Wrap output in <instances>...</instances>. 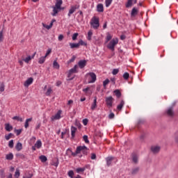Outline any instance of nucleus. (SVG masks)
I'll return each instance as SVG.
<instances>
[{
    "label": "nucleus",
    "mask_w": 178,
    "mask_h": 178,
    "mask_svg": "<svg viewBox=\"0 0 178 178\" xmlns=\"http://www.w3.org/2000/svg\"><path fill=\"white\" fill-rule=\"evenodd\" d=\"M123 106H124V101L122 100L120 104L117 106L118 111H122Z\"/></svg>",
    "instance_id": "24"
},
{
    "label": "nucleus",
    "mask_w": 178,
    "mask_h": 178,
    "mask_svg": "<svg viewBox=\"0 0 178 178\" xmlns=\"http://www.w3.org/2000/svg\"><path fill=\"white\" fill-rule=\"evenodd\" d=\"M0 91L1 92H3V91H5V83H1L0 84Z\"/></svg>",
    "instance_id": "38"
},
{
    "label": "nucleus",
    "mask_w": 178,
    "mask_h": 178,
    "mask_svg": "<svg viewBox=\"0 0 178 178\" xmlns=\"http://www.w3.org/2000/svg\"><path fill=\"white\" fill-rule=\"evenodd\" d=\"M33 81H34V79L32 77L29 78L24 83V87H29V86H31V84H33Z\"/></svg>",
    "instance_id": "11"
},
{
    "label": "nucleus",
    "mask_w": 178,
    "mask_h": 178,
    "mask_svg": "<svg viewBox=\"0 0 178 178\" xmlns=\"http://www.w3.org/2000/svg\"><path fill=\"white\" fill-rule=\"evenodd\" d=\"M74 175V172H73V170H70L68 172V176L71 178H73V175Z\"/></svg>",
    "instance_id": "51"
},
{
    "label": "nucleus",
    "mask_w": 178,
    "mask_h": 178,
    "mask_svg": "<svg viewBox=\"0 0 178 178\" xmlns=\"http://www.w3.org/2000/svg\"><path fill=\"white\" fill-rule=\"evenodd\" d=\"M95 108H97V97H95V99L93 100V103L91 105L92 111H94V109H95Z\"/></svg>",
    "instance_id": "23"
},
{
    "label": "nucleus",
    "mask_w": 178,
    "mask_h": 178,
    "mask_svg": "<svg viewBox=\"0 0 178 178\" xmlns=\"http://www.w3.org/2000/svg\"><path fill=\"white\" fill-rule=\"evenodd\" d=\"M0 41H3V30L0 31Z\"/></svg>",
    "instance_id": "49"
},
{
    "label": "nucleus",
    "mask_w": 178,
    "mask_h": 178,
    "mask_svg": "<svg viewBox=\"0 0 178 178\" xmlns=\"http://www.w3.org/2000/svg\"><path fill=\"white\" fill-rule=\"evenodd\" d=\"M31 120H33V118H31L26 120L25 124H24L25 129H29V122H31Z\"/></svg>",
    "instance_id": "28"
},
{
    "label": "nucleus",
    "mask_w": 178,
    "mask_h": 178,
    "mask_svg": "<svg viewBox=\"0 0 178 178\" xmlns=\"http://www.w3.org/2000/svg\"><path fill=\"white\" fill-rule=\"evenodd\" d=\"M111 42H112V45H116V44H118V39H116V40H113L111 41Z\"/></svg>",
    "instance_id": "59"
},
{
    "label": "nucleus",
    "mask_w": 178,
    "mask_h": 178,
    "mask_svg": "<svg viewBox=\"0 0 178 178\" xmlns=\"http://www.w3.org/2000/svg\"><path fill=\"white\" fill-rule=\"evenodd\" d=\"M12 136H13V134H9L8 135H6L5 136L6 140H9L12 138Z\"/></svg>",
    "instance_id": "45"
},
{
    "label": "nucleus",
    "mask_w": 178,
    "mask_h": 178,
    "mask_svg": "<svg viewBox=\"0 0 178 178\" xmlns=\"http://www.w3.org/2000/svg\"><path fill=\"white\" fill-rule=\"evenodd\" d=\"M16 133H17V136H20V134H22V129H17L15 130Z\"/></svg>",
    "instance_id": "58"
},
{
    "label": "nucleus",
    "mask_w": 178,
    "mask_h": 178,
    "mask_svg": "<svg viewBox=\"0 0 178 178\" xmlns=\"http://www.w3.org/2000/svg\"><path fill=\"white\" fill-rule=\"evenodd\" d=\"M79 8H80V6L79 5L72 6L67 14L68 17H70V16H72V15H73L74 12H76V10L79 9Z\"/></svg>",
    "instance_id": "5"
},
{
    "label": "nucleus",
    "mask_w": 178,
    "mask_h": 178,
    "mask_svg": "<svg viewBox=\"0 0 178 178\" xmlns=\"http://www.w3.org/2000/svg\"><path fill=\"white\" fill-rule=\"evenodd\" d=\"M92 37V31H89L88 32V40L89 41L91 40Z\"/></svg>",
    "instance_id": "40"
},
{
    "label": "nucleus",
    "mask_w": 178,
    "mask_h": 178,
    "mask_svg": "<svg viewBox=\"0 0 178 178\" xmlns=\"http://www.w3.org/2000/svg\"><path fill=\"white\" fill-rule=\"evenodd\" d=\"M76 131H77V128L72 126L71 127V136H72V138H74V137L76 136Z\"/></svg>",
    "instance_id": "18"
},
{
    "label": "nucleus",
    "mask_w": 178,
    "mask_h": 178,
    "mask_svg": "<svg viewBox=\"0 0 178 178\" xmlns=\"http://www.w3.org/2000/svg\"><path fill=\"white\" fill-rule=\"evenodd\" d=\"M83 141H85L86 144H90V140H88V136L86 135H84L83 136Z\"/></svg>",
    "instance_id": "36"
},
{
    "label": "nucleus",
    "mask_w": 178,
    "mask_h": 178,
    "mask_svg": "<svg viewBox=\"0 0 178 178\" xmlns=\"http://www.w3.org/2000/svg\"><path fill=\"white\" fill-rule=\"evenodd\" d=\"M132 161L134 163H138V156L136 153L132 154Z\"/></svg>",
    "instance_id": "21"
},
{
    "label": "nucleus",
    "mask_w": 178,
    "mask_h": 178,
    "mask_svg": "<svg viewBox=\"0 0 178 178\" xmlns=\"http://www.w3.org/2000/svg\"><path fill=\"white\" fill-rule=\"evenodd\" d=\"M90 26L95 30L99 27V18L94 16L90 20Z\"/></svg>",
    "instance_id": "2"
},
{
    "label": "nucleus",
    "mask_w": 178,
    "mask_h": 178,
    "mask_svg": "<svg viewBox=\"0 0 178 178\" xmlns=\"http://www.w3.org/2000/svg\"><path fill=\"white\" fill-rule=\"evenodd\" d=\"M15 176V177H19L20 176V171L19 169H16Z\"/></svg>",
    "instance_id": "48"
},
{
    "label": "nucleus",
    "mask_w": 178,
    "mask_h": 178,
    "mask_svg": "<svg viewBox=\"0 0 178 178\" xmlns=\"http://www.w3.org/2000/svg\"><path fill=\"white\" fill-rule=\"evenodd\" d=\"M63 3V1L62 0H56V3L54 7L56 8H59L60 9H63L62 8V4Z\"/></svg>",
    "instance_id": "16"
},
{
    "label": "nucleus",
    "mask_w": 178,
    "mask_h": 178,
    "mask_svg": "<svg viewBox=\"0 0 178 178\" xmlns=\"http://www.w3.org/2000/svg\"><path fill=\"white\" fill-rule=\"evenodd\" d=\"M51 92H52V89L51 88H49L48 90H47V91L46 92V95L47 96V97H49V95H51Z\"/></svg>",
    "instance_id": "42"
},
{
    "label": "nucleus",
    "mask_w": 178,
    "mask_h": 178,
    "mask_svg": "<svg viewBox=\"0 0 178 178\" xmlns=\"http://www.w3.org/2000/svg\"><path fill=\"white\" fill-rule=\"evenodd\" d=\"M114 94L117 98H120L122 97V92H120V90H114Z\"/></svg>",
    "instance_id": "27"
},
{
    "label": "nucleus",
    "mask_w": 178,
    "mask_h": 178,
    "mask_svg": "<svg viewBox=\"0 0 178 178\" xmlns=\"http://www.w3.org/2000/svg\"><path fill=\"white\" fill-rule=\"evenodd\" d=\"M118 73H119V69H114V70H113L112 74L114 76H116V74H118Z\"/></svg>",
    "instance_id": "47"
},
{
    "label": "nucleus",
    "mask_w": 178,
    "mask_h": 178,
    "mask_svg": "<svg viewBox=\"0 0 178 178\" xmlns=\"http://www.w3.org/2000/svg\"><path fill=\"white\" fill-rule=\"evenodd\" d=\"M17 156L21 158V159H26V156H24V154H17Z\"/></svg>",
    "instance_id": "55"
},
{
    "label": "nucleus",
    "mask_w": 178,
    "mask_h": 178,
    "mask_svg": "<svg viewBox=\"0 0 178 178\" xmlns=\"http://www.w3.org/2000/svg\"><path fill=\"white\" fill-rule=\"evenodd\" d=\"M138 15V9L136 8H133L131 12V17H136Z\"/></svg>",
    "instance_id": "17"
},
{
    "label": "nucleus",
    "mask_w": 178,
    "mask_h": 178,
    "mask_svg": "<svg viewBox=\"0 0 178 178\" xmlns=\"http://www.w3.org/2000/svg\"><path fill=\"white\" fill-rule=\"evenodd\" d=\"M5 129L6 131H11L13 129V127H12L10 124H6Z\"/></svg>",
    "instance_id": "25"
},
{
    "label": "nucleus",
    "mask_w": 178,
    "mask_h": 178,
    "mask_svg": "<svg viewBox=\"0 0 178 178\" xmlns=\"http://www.w3.org/2000/svg\"><path fill=\"white\" fill-rule=\"evenodd\" d=\"M53 13H51V16H56L59 12H60L63 8H59L58 7H55L54 6L52 7Z\"/></svg>",
    "instance_id": "8"
},
{
    "label": "nucleus",
    "mask_w": 178,
    "mask_h": 178,
    "mask_svg": "<svg viewBox=\"0 0 178 178\" xmlns=\"http://www.w3.org/2000/svg\"><path fill=\"white\" fill-rule=\"evenodd\" d=\"M111 40H112V35H111V34H107L106 36V41H111Z\"/></svg>",
    "instance_id": "54"
},
{
    "label": "nucleus",
    "mask_w": 178,
    "mask_h": 178,
    "mask_svg": "<svg viewBox=\"0 0 178 178\" xmlns=\"http://www.w3.org/2000/svg\"><path fill=\"white\" fill-rule=\"evenodd\" d=\"M86 149V146H79L76 147V154H80L83 150Z\"/></svg>",
    "instance_id": "22"
},
{
    "label": "nucleus",
    "mask_w": 178,
    "mask_h": 178,
    "mask_svg": "<svg viewBox=\"0 0 178 178\" xmlns=\"http://www.w3.org/2000/svg\"><path fill=\"white\" fill-rule=\"evenodd\" d=\"M83 123L84 126H87V124L88 123V120H87V119L83 120Z\"/></svg>",
    "instance_id": "60"
},
{
    "label": "nucleus",
    "mask_w": 178,
    "mask_h": 178,
    "mask_svg": "<svg viewBox=\"0 0 178 178\" xmlns=\"http://www.w3.org/2000/svg\"><path fill=\"white\" fill-rule=\"evenodd\" d=\"M87 151H88V148H87V147H86V149L82 150L83 154H87Z\"/></svg>",
    "instance_id": "63"
},
{
    "label": "nucleus",
    "mask_w": 178,
    "mask_h": 178,
    "mask_svg": "<svg viewBox=\"0 0 178 178\" xmlns=\"http://www.w3.org/2000/svg\"><path fill=\"white\" fill-rule=\"evenodd\" d=\"M61 115H62V110H59L54 115L51 116V119L52 122H54V120H59V119L62 118Z\"/></svg>",
    "instance_id": "6"
},
{
    "label": "nucleus",
    "mask_w": 178,
    "mask_h": 178,
    "mask_svg": "<svg viewBox=\"0 0 178 178\" xmlns=\"http://www.w3.org/2000/svg\"><path fill=\"white\" fill-rule=\"evenodd\" d=\"M15 149H17V151H22V149H23V145L22 144V143L18 142L17 143V145H15Z\"/></svg>",
    "instance_id": "20"
},
{
    "label": "nucleus",
    "mask_w": 178,
    "mask_h": 178,
    "mask_svg": "<svg viewBox=\"0 0 178 178\" xmlns=\"http://www.w3.org/2000/svg\"><path fill=\"white\" fill-rule=\"evenodd\" d=\"M13 120H17L18 122H23V118L19 117V116H14L13 118Z\"/></svg>",
    "instance_id": "37"
},
{
    "label": "nucleus",
    "mask_w": 178,
    "mask_h": 178,
    "mask_svg": "<svg viewBox=\"0 0 178 178\" xmlns=\"http://www.w3.org/2000/svg\"><path fill=\"white\" fill-rule=\"evenodd\" d=\"M114 102L115 99H113L112 96L106 97V105H107L108 108H112V106H113Z\"/></svg>",
    "instance_id": "4"
},
{
    "label": "nucleus",
    "mask_w": 178,
    "mask_h": 178,
    "mask_svg": "<svg viewBox=\"0 0 178 178\" xmlns=\"http://www.w3.org/2000/svg\"><path fill=\"white\" fill-rule=\"evenodd\" d=\"M35 145L36 148H38V149H40V148H41V147H42V143L41 142V140H38L35 143Z\"/></svg>",
    "instance_id": "26"
},
{
    "label": "nucleus",
    "mask_w": 178,
    "mask_h": 178,
    "mask_svg": "<svg viewBox=\"0 0 178 178\" xmlns=\"http://www.w3.org/2000/svg\"><path fill=\"white\" fill-rule=\"evenodd\" d=\"M6 159H7L8 161H12V159H13V154L10 153L8 154H6Z\"/></svg>",
    "instance_id": "29"
},
{
    "label": "nucleus",
    "mask_w": 178,
    "mask_h": 178,
    "mask_svg": "<svg viewBox=\"0 0 178 178\" xmlns=\"http://www.w3.org/2000/svg\"><path fill=\"white\" fill-rule=\"evenodd\" d=\"M97 10L99 13H102V12H104V5L102 3L97 4Z\"/></svg>",
    "instance_id": "19"
},
{
    "label": "nucleus",
    "mask_w": 178,
    "mask_h": 178,
    "mask_svg": "<svg viewBox=\"0 0 178 178\" xmlns=\"http://www.w3.org/2000/svg\"><path fill=\"white\" fill-rule=\"evenodd\" d=\"M45 59H47V57H45V56L40 57L39 58L38 63H40V65H42V63H44V62H45Z\"/></svg>",
    "instance_id": "31"
},
{
    "label": "nucleus",
    "mask_w": 178,
    "mask_h": 178,
    "mask_svg": "<svg viewBox=\"0 0 178 178\" xmlns=\"http://www.w3.org/2000/svg\"><path fill=\"white\" fill-rule=\"evenodd\" d=\"M13 145H14V143H13V140H11L9 141V143H8V147L10 148H13Z\"/></svg>",
    "instance_id": "50"
},
{
    "label": "nucleus",
    "mask_w": 178,
    "mask_h": 178,
    "mask_svg": "<svg viewBox=\"0 0 178 178\" xmlns=\"http://www.w3.org/2000/svg\"><path fill=\"white\" fill-rule=\"evenodd\" d=\"M54 22H56V20L52 19L51 22L50 23L49 25H47L45 24H42V26H43V27H44V29H47V30H49L50 29H52V26H54Z\"/></svg>",
    "instance_id": "14"
},
{
    "label": "nucleus",
    "mask_w": 178,
    "mask_h": 178,
    "mask_svg": "<svg viewBox=\"0 0 178 178\" xmlns=\"http://www.w3.org/2000/svg\"><path fill=\"white\" fill-rule=\"evenodd\" d=\"M63 40V35H60L58 36V41H62Z\"/></svg>",
    "instance_id": "61"
},
{
    "label": "nucleus",
    "mask_w": 178,
    "mask_h": 178,
    "mask_svg": "<svg viewBox=\"0 0 178 178\" xmlns=\"http://www.w3.org/2000/svg\"><path fill=\"white\" fill-rule=\"evenodd\" d=\"M74 48H79V45H71V46H70V49H74Z\"/></svg>",
    "instance_id": "62"
},
{
    "label": "nucleus",
    "mask_w": 178,
    "mask_h": 178,
    "mask_svg": "<svg viewBox=\"0 0 178 178\" xmlns=\"http://www.w3.org/2000/svg\"><path fill=\"white\" fill-rule=\"evenodd\" d=\"M113 1V0H106L105 1L106 8H109V6H111Z\"/></svg>",
    "instance_id": "33"
},
{
    "label": "nucleus",
    "mask_w": 178,
    "mask_h": 178,
    "mask_svg": "<svg viewBox=\"0 0 178 178\" xmlns=\"http://www.w3.org/2000/svg\"><path fill=\"white\" fill-rule=\"evenodd\" d=\"M108 84H109V79H106L105 81H104L103 86H104V87H106V86H108Z\"/></svg>",
    "instance_id": "44"
},
{
    "label": "nucleus",
    "mask_w": 178,
    "mask_h": 178,
    "mask_svg": "<svg viewBox=\"0 0 178 178\" xmlns=\"http://www.w3.org/2000/svg\"><path fill=\"white\" fill-rule=\"evenodd\" d=\"M53 67H54V69H59V67H60L59 63H58V62L56 60H54L53 62Z\"/></svg>",
    "instance_id": "32"
},
{
    "label": "nucleus",
    "mask_w": 178,
    "mask_h": 178,
    "mask_svg": "<svg viewBox=\"0 0 178 178\" xmlns=\"http://www.w3.org/2000/svg\"><path fill=\"white\" fill-rule=\"evenodd\" d=\"M86 79L88 80V84L95 83L97 81V75L94 72H89L86 74Z\"/></svg>",
    "instance_id": "1"
},
{
    "label": "nucleus",
    "mask_w": 178,
    "mask_h": 178,
    "mask_svg": "<svg viewBox=\"0 0 178 178\" xmlns=\"http://www.w3.org/2000/svg\"><path fill=\"white\" fill-rule=\"evenodd\" d=\"M175 143L178 144V134L175 135Z\"/></svg>",
    "instance_id": "64"
},
{
    "label": "nucleus",
    "mask_w": 178,
    "mask_h": 178,
    "mask_svg": "<svg viewBox=\"0 0 178 178\" xmlns=\"http://www.w3.org/2000/svg\"><path fill=\"white\" fill-rule=\"evenodd\" d=\"M166 114L170 117V118H173L175 116V112L173 111V107H170L167 111Z\"/></svg>",
    "instance_id": "10"
},
{
    "label": "nucleus",
    "mask_w": 178,
    "mask_h": 178,
    "mask_svg": "<svg viewBox=\"0 0 178 178\" xmlns=\"http://www.w3.org/2000/svg\"><path fill=\"white\" fill-rule=\"evenodd\" d=\"M51 165L53 166H56V168H58V165H59V160L57 159L56 161H53L51 163Z\"/></svg>",
    "instance_id": "34"
},
{
    "label": "nucleus",
    "mask_w": 178,
    "mask_h": 178,
    "mask_svg": "<svg viewBox=\"0 0 178 178\" xmlns=\"http://www.w3.org/2000/svg\"><path fill=\"white\" fill-rule=\"evenodd\" d=\"M109 119H113L115 118V114L113 113H111L108 115Z\"/></svg>",
    "instance_id": "56"
},
{
    "label": "nucleus",
    "mask_w": 178,
    "mask_h": 178,
    "mask_svg": "<svg viewBox=\"0 0 178 178\" xmlns=\"http://www.w3.org/2000/svg\"><path fill=\"white\" fill-rule=\"evenodd\" d=\"M51 52H52V49H47L44 57L47 58V56H48L51 54Z\"/></svg>",
    "instance_id": "53"
},
{
    "label": "nucleus",
    "mask_w": 178,
    "mask_h": 178,
    "mask_svg": "<svg viewBox=\"0 0 178 178\" xmlns=\"http://www.w3.org/2000/svg\"><path fill=\"white\" fill-rule=\"evenodd\" d=\"M39 159H40L41 162H47V156L44 155L40 156Z\"/></svg>",
    "instance_id": "35"
},
{
    "label": "nucleus",
    "mask_w": 178,
    "mask_h": 178,
    "mask_svg": "<svg viewBox=\"0 0 178 178\" xmlns=\"http://www.w3.org/2000/svg\"><path fill=\"white\" fill-rule=\"evenodd\" d=\"M86 170V167L79 168L76 169V173H83Z\"/></svg>",
    "instance_id": "30"
},
{
    "label": "nucleus",
    "mask_w": 178,
    "mask_h": 178,
    "mask_svg": "<svg viewBox=\"0 0 178 178\" xmlns=\"http://www.w3.org/2000/svg\"><path fill=\"white\" fill-rule=\"evenodd\" d=\"M34 56H35V53H34L33 56H29L26 58H23L22 60L25 62V63H29L30 60H31L32 59H34Z\"/></svg>",
    "instance_id": "13"
},
{
    "label": "nucleus",
    "mask_w": 178,
    "mask_h": 178,
    "mask_svg": "<svg viewBox=\"0 0 178 178\" xmlns=\"http://www.w3.org/2000/svg\"><path fill=\"white\" fill-rule=\"evenodd\" d=\"M90 158L92 160L97 159V155L95 153H93V154H91V157Z\"/></svg>",
    "instance_id": "57"
},
{
    "label": "nucleus",
    "mask_w": 178,
    "mask_h": 178,
    "mask_svg": "<svg viewBox=\"0 0 178 178\" xmlns=\"http://www.w3.org/2000/svg\"><path fill=\"white\" fill-rule=\"evenodd\" d=\"M113 161H115V162H118V160L116 159V158L113 156H108L107 158H106V162L107 166H112V162H113Z\"/></svg>",
    "instance_id": "7"
},
{
    "label": "nucleus",
    "mask_w": 178,
    "mask_h": 178,
    "mask_svg": "<svg viewBox=\"0 0 178 178\" xmlns=\"http://www.w3.org/2000/svg\"><path fill=\"white\" fill-rule=\"evenodd\" d=\"M107 48L111 49V51H115V45H108Z\"/></svg>",
    "instance_id": "52"
},
{
    "label": "nucleus",
    "mask_w": 178,
    "mask_h": 178,
    "mask_svg": "<svg viewBox=\"0 0 178 178\" xmlns=\"http://www.w3.org/2000/svg\"><path fill=\"white\" fill-rule=\"evenodd\" d=\"M133 3H137V0H128L126 4V8H131Z\"/></svg>",
    "instance_id": "15"
},
{
    "label": "nucleus",
    "mask_w": 178,
    "mask_h": 178,
    "mask_svg": "<svg viewBox=\"0 0 178 178\" xmlns=\"http://www.w3.org/2000/svg\"><path fill=\"white\" fill-rule=\"evenodd\" d=\"M76 56H72V58L67 61V63H72V62H74V60H76Z\"/></svg>",
    "instance_id": "41"
},
{
    "label": "nucleus",
    "mask_w": 178,
    "mask_h": 178,
    "mask_svg": "<svg viewBox=\"0 0 178 178\" xmlns=\"http://www.w3.org/2000/svg\"><path fill=\"white\" fill-rule=\"evenodd\" d=\"M79 69V65H75L73 68L70 69L68 72L67 77L69 80H73V78L72 77V75L74 73H78L79 71L77 70Z\"/></svg>",
    "instance_id": "3"
},
{
    "label": "nucleus",
    "mask_w": 178,
    "mask_h": 178,
    "mask_svg": "<svg viewBox=\"0 0 178 178\" xmlns=\"http://www.w3.org/2000/svg\"><path fill=\"white\" fill-rule=\"evenodd\" d=\"M78 66L80 69H84L86 66H87V60H81L78 63Z\"/></svg>",
    "instance_id": "9"
},
{
    "label": "nucleus",
    "mask_w": 178,
    "mask_h": 178,
    "mask_svg": "<svg viewBox=\"0 0 178 178\" xmlns=\"http://www.w3.org/2000/svg\"><path fill=\"white\" fill-rule=\"evenodd\" d=\"M123 77L124 80H129V77H130V74H129L128 72H124L123 74Z\"/></svg>",
    "instance_id": "39"
},
{
    "label": "nucleus",
    "mask_w": 178,
    "mask_h": 178,
    "mask_svg": "<svg viewBox=\"0 0 178 178\" xmlns=\"http://www.w3.org/2000/svg\"><path fill=\"white\" fill-rule=\"evenodd\" d=\"M138 170H140V168H136L132 170V175H136V173H138Z\"/></svg>",
    "instance_id": "43"
},
{
    "label": "nucleus",
    "mask_w": 178,
    "mask_h": 178,
    "mask_svg": "<svg viewBox=\"0 0 178 178\" xmlns=\"http://www.w3.org/2000/svg\"><path fill=\"white\" fill-rule=\"evenodd\" d=\"M151 151L153 152V154H158L159 151H161V147L159 146H152L151 147Z\"/></svg>",
    "instance_id": "12"
},
{
    "label": "nucleus",
    "mask_w": 178,
    "mask_h": 178,
    "mask_svg": "<svg viewBox=\"0 0 178 178\" xmlns=\"http://www.w3.org/2000/svg\"><path fill=\"white\" fill-rule=\"evenodd\" d=\"M77 37H79V33H75L72 35V40L74 41L75 40H77Z\"/></svg>",
    "instance_id": "46"
}]
</instances>
